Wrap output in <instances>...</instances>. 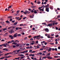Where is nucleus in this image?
Here are the masks:
<instances>
[{
	"label": "nucleus",
	"instance_id": "obj_1",
	"mask_svg": "<svg viewBox=\"0 0 60 60\" xmlns=\"http://www.w3.org/2000/svg\"><path fill=\"white\" fill-rule=\"evenodd\" d=\"M17 51V50H15L13 52H11V54H12L13 55H16V54H18V52H16Z\"/></svg>",
	"mask_w": 60,
	"mask_h": 60
},
{
	"label": "nucleus",
	"instance_id": "obj_2",
	"mask_svg": "<svg viewBox=\"0 0 60 60\" xmlns=\"http://www.w3.org/2000/svg\"><path fill=\"white\" fill-rule=\"evenodd\" d=\"M38 12H39V11L38 10H34V13L35 14H36V13H38Z\"/></svg>",
	"mask_w": 60,
	"mask_h": 60
},
{
	"label": "nucleus",
	"instance_id": "obj_3",
	"mask_svg": "<svg viewBox=\"0 0 60 60\" xmlns=\"http://www.w3.org/2000/svg\"><path fill=\"white\" fill-rule=\"evenodd\" d=\"M39 38V35L35 36L33 37L34 38H37V39L38 40H39L40 39V38Z\"/></svg>",
	"mask_w": 60,
	"mask_h": 60
},
{
	"label": "nucleus",
	"instance_id": "obj_4",
	"mask_svg": "<svg viewBox=\"0 0 60 60\" xmlns=\"http://www.w3.org/2000/svg\"><path fill=\"white\" fill-rule=\"evenodd\" d=\"M45 11L47 12H49V7H47V8H46Z\"/></svg>",
	"mask_w": 60,
	"mask_h": 60
},
{
	"label": "nucleus",
	"instance_id": "obj_5",
	"mask_svg": "<svg viewBox=\"0 0 60 60\" xmlns=\"http://www.w3.org/2000/svg\"><path fill=\"white\" fill-rule=\"evenodd\" d=\"M52 25V23L51 24H49L48 25H46V26H49V27H50V26H51Z\"/></svg>",
	"mask_w": 60,
	"mask_h": 60
},
{
	"label": "nucleus",
	"instance_id": "obj_6",
	"mask_svg": "<svg viewBox=\"0 0 60 60\" xmlns=\"http://www.w3.org/2000/svg\"><path fill=\"white\" fill-rule=\"evenodd\" d=\"M8 32H7L5 34H4L3 36L4 37L7 36V35H8Z\"/></svg>",
	"mask_w": 60,
	"mask_h": 60
},
{
	"label": "nucleus",
	"instance_id": "obj_7",
	"mask_svg": "<svg viewBox=\"0 0 60 60\" xmlns=\"http://www.w3.org/2000/svg\"><path fill=\"white\" fill-rule=\"evenodd\" d=\"M45 31L46 32H49V30L48 28H46L45 30Z\"/></svg>",
	"mask_w": 60,
	"mask_h": 60
},
{
	"label": "nucleus",
	"instance_id": "obj_8",
	"mask_svg": "<svg viewBox=\"0 0 60 60\" xmlns=\"http://www.w3.org/2000/svg\"><path fill=\"white\" fill-rule=\"evenodd\" d=\"M3 46H4V47H7V43L4 44H3Z\"/></svg>",
	"mask_w": 60,
	"mask_h": 60
},
{
	"label": "nucleus",
	"instance_id": "obj_9",
	"mask_svg": "<svg viewBox=\"0 0 60 60\" xmlns=\"http://www.w3.org/2000/svg\"><path fill=\"white\" fill-rule=\"evenodd\" d=\"M22 28V27H17L16 28V30H19L18 29H21Z\"/></svg>",
	"mask_w": 60,
	"mask_h": 60
},
{
	"label": "nucleus",
	"instance_id": "obj_10",
	"mask_svg": "<svg viewBox=\"0 0 60 60\" xmlns=\"http://www.w3.org/2000/svg\"><path fill=\"white\" fill-rule=\"evenodd\" d=\"M50 52L49 53H48V54H47L46 55V56H48V57L50 56Z\"/></svg>",
	"mask_w": 60,
	"mask_h": 60
},
{
	"label": "nucleus",
	"instance_id": "obj_11",
	"mask_svg": "<svg viewBox=\"0 0 60 60\" xmlns=\"http://www.w3.org/2000/svg\"><path fill=\"white\" fill-rule=\"evenodd\" d=\"M34 15H30V18H34Z\"/></svg>",
	"mask_w": 60,
	"mask_h": 60
},
{
	"label": "nucleus",
	"instance_id": "obj_12",
	"mask_svg": "<svg viewBox=\"0 0 60 60\" xmlns=\"http://www.w3.org/2000/svg\"><path fill=\"white\" fill-rule=\"evenodd\" d=\"M3 49V50H5L6 51H8L9 50H8L7 49Z\"/></svg>",
	"mask_w": 60,
	"mask_h": 60
},
{
	"label": "nucleus",
	"instance_id": "obj_13",
	"mask_svg": "<svg viewBox=\"0 0 60 60\" xmlns=\"http://www.w3.org/2000/svg\"><path fill=\"white\" fill-rule=\"evenodd\" d=\"M52 50V48H49V49L48 51V52H49L50 51H51V50Z\"/></svg>",
	"mask_w": 60,
	"mask_h": 60
},
{
	"label": "nucleus",
	"instance_id": "obj_14",
	"mask_svg": "<svg viewBox=\"0 0 60 60\" xmlns=\"http://www.w3.org/2000/svg\"><path fill=\"white\" fill-rule=\"evenodd\" d=\"M17 33L15 34H14V37H17Z\"/></svg>",
	"mask_w": 60,
	"mask_h": 60
},
{
	"label": "nucleus",
	"instance_id": "obj_15",
	"mask_svg": "<svg viewBox=\"0 0 60 60\" xmlns=\"http://www.w3.org/2000/svg\"><path fill=\"white\" fill-rule=\"evenodd\" d=\"M25 11L26 12V14L28 13V14H29V13H30V12H29L28 11H27V10H26Z\"/></svg>",
	"mask_w": 60,
	"mask_h": 60
},
{
	"label": "nucleus",
	"instance_id": "obj_16",
	"mask_svg": "<svg viewBox=\"0 0 60 60\" xmlns=\"http://www.w3.org/2000/svg\"><path fill=\"white\" fill-rule=\"evenodd\" d=\"M38 37H39L40 38H43V37L41 36V35H38Z\"/></svg>",
	"mask_w": 60,
	"mask_h": 60
},
{
	"label": "nucleus",
	"instance_id": "obj_17",
	"mask_svg": "<svg viewBox=\"0 0 60 60\" xmlns=\"http://www.w3.org/2000/svg\"><path fill=\"white\" fill-rule=\"evenodd\" d=\"M47 58H48V59H52V57H47Z\"/></svg>",
	"mask_w": 60,
	"mask_h": 60
},
{
	"label": "nucleus",
	"instance_id": "obj_18",
	"mask_svg": "<svg viewBox=\"0 0 60 60\" xmlns=\"http://www.w3.org/2000/svg\"><path fill=\"white\" fill-rule=\"evenodd\" d=\"M19 14H14V15L15 16H19Z\"/></svg>",
	"mask_w": 60,
	"mask_h": 60
},
{
	"label": "nucleus",
	"instance_id": "obj_19",
	"mask_svg": "<svg viewBox=\"0 0 60 60\" xmlns=\"http://www.w3.org/2000/svg\"><path fill=\"white\" fill-rule=\"evenodd\" d=\"M9 33H10V34H12V33H13V31H9Z\"/></svg>",
	"mask_w": 60,
	"mask_h": 60
},
{
	"label": "nucleus",
	"instance_id": "obj_20",
	"mask_svg": "<svg viewBox=\"0 0 60 60\" xmlns=\"http://www.w3.org/2000/svg\"><path fill=\"white\" fill-rule=\"evenodd\" d=\"M37 4H41V2L40 1H38Z\"/></svg>",
	"mask_w": 60,
	"mask_h": 60
},
{
	"label": "nucleus",
	"instance_id": "obj_21",
	"mask_svg": "<svg viewBox=\"0 0 60 60\" xmlns=\"http://www.w3.org/2000/svg\"><path fill=\"white\" fill-rule=\"evenodd\" d=\"M7 28H5L3 29V31H5V30H7Z\"/></svg>",
	"mask_w": 60,
	"mask_h": 60
},
{
	"label": "nucleus",
	"instance_id": "obj_22",
	"mask_svg": "<svg viewBox=\"0 0 60 60\" xmlns=\"http://www.w3.org/2000/svg\"><path fill=\"white\" fill-rule=\"evenodd\" d=\"M39 11H44V10H43V9H40Z\"/></svg>",
	"mask_w": 60,
	"mask_h": 60
},
{
	"label": "nucleus",
	"instance_id": "obj_23",
	"mask_svg": "<svg viewBox=\"0 0 60 60\" xmlns=\"http://www.w3.org/2000/svg\"><path fill=\"white\" fill-rule=\"evenodd\" d=\"M0 23L1 24H4V22H0Z\"/></svg>",
	"mask_w": 60,
	"mask_h": 60
},
{
	"label": "nucleus",
	"instance_id": "obj_24",
	"mask_svg": "<svg viewBox=\"0 0 60 60\" xmlns=\"http://www.w3.org/2000/svg\"><path fill=\"white\" fill-rule=\"evenodd\" d=\"M37 51H33L32 52V53H35V52H36Z\"/></svg>",
	"mask_w": 60,
	"mask_h": 60
},
{
	"label": "nucleus",
	"instance_id": "obj_25",
	"mask_svg": "<svg viewBox=\"0 0 60 60\" xmlns=\"http://www.w3.org/2000/svg\"><path fill=\"white\" fill-rule=\"evenodd\" d=\"M55 58H57V57H60V56H54Z\"/></svg>",
	"mask_w": 60,
	"mask_h": 60
},
{
	"label": "nucleus",
	"instance_id": "obj_26",
	"mask_svg": "<svg viewBox=\"0 0 60 60\" xmlns=\"http://www.w3.org/2000/svg\"><path fill=\"white\" fill-rule=\"evenodd\" d=\"M5 22H6V23H10V22L8 21H6Z\"/></svg>",
	"mask_w": 60,
	"mask_h": 60
},
{
	"label": "nucleus",
	"instance_id": "obj_27",
	"mask_svg": "<svg viewBox=\"0 0 60 60\" xmlns=\"http://www.w3.org/2000/svg\"><path fill=\"white\" fill-rule=\"evenodd\" d=\"M11 8V6H9L8 7V10H9V8Z\"/></svg>",
	"mask_w": 60,
	"mask_h": 60
},
{
	"label": "nucleus",
	"instance_id": "obj_28",
	"mask_svg": "<svg viewBox=\"0 0 60 60\" xmlns=\"http://www.w3.org/2000/svg\"><path fill=\"white\" fill-rule=\"evenodd\" d=\"M17 35L18 36H21V34H17Z\"/></svg>",
	"mask_w": 60,
	"mask_h": 60
},
{
	"label": "nucleus",
	"instance_id": "obj_29",
	"mask_svg": "<svg viewBox=\"0 0 60 60\" xmlns=\"http://www.w3.org/2000/svg\"><path fill=\"white\" fill-rule=\"evenodd\" d=\"M24 51V53H27V52H28V51L27 50H26Z\"/></svg>",
	"mask_w": 60,
	"mask_h": 60
},
{
	"label": "nucleus",
	"instance_id": "obj_30",
	"mask_svg": "<svg viewBox=\"0 0 60 60\" xmlns=\"http://www.w3.org/2000/svg\"><path fill=\"white\" fill-rule=\"evenodd\" d=\"M13 44H14V45H16V44H17V43H16L15 42H14L13 43H12Z\"/></svg>",
	"mask_w": 60,
	"mask_h": 60
},
{
	"label": "nucleus",
	"instance_id": "obj_31",
	"mask_svg": "<svg viewBox=\"0 0 60 60\" xmlns=\"http://www.w3.org/2000/svg\"><path fill=\"white\" fill-rule=\"evenodd\" d=\"M49 8L50 9H53V7H52L51 6L49 7Z\"/></svg>",
	"mask_w": 60,
	"mask_h": 60
},
{
	"label": "nucleus",
	"instance_id": "obj_32",
	"mask_svg": "<svg viewBox=\"0 0 60 60\" xmlns=\"http://www.w3.org/2000/svg\"><path fill=\"white\" fill-rule=\"evenodd\" d=\"M20 11L19 10H18L17 11L16 13L17 14L19 13V12Z\"/></svg>",
	"mask_w": 60,
	"mask_h": 60
},
{
	"label": "nucleus",
	"instance_id": "obj_33",
	"mask_svg": "<svg viewBox=\"0 0 60 60\" xmlns=\"http://www.w3.org/2000/svg\"><path fill=\"white\" fill-rule=\"evenodd\" d=\"M23 26V24H21L19 25V26Z\"/></svg>",
	"mask_w": 60,
	"mask_h": 60
},
{
	"label": "nucleus",
	"instance_id": "obj_34",
	"mask_svg": "<svg viewBox=\"0 0 60 60\" xmlns=\"http://www.w3.org/2000/svg\"><path fill=\"white\" fill-rule=\"evenodd\" d=\"M34 9H33V10H32V11H31V12H34Z\"/></svg>",
	"mask_w": 60,
	"mask_h": 60
},
{
	"label": "nucleus",
	"instance_id": "obj_35",
	"mask_svg": "<svg viewBox=\"0 0 60 60\" xmlns=\"http://www.w3.org/2000/svg\"><path fill=\"white\" fill-rule=\"evenodd\" d=\"M4 57H1L0 58V60L3 59H4Z\"/></svg>",
	"mask_w": 60,
	"mask_h": 60
},
{
	"label": "nucleus",
	"instance_id": "obj_36",
	"mask_svg": "<svg viewBox=\"0 0 60 60\" xmlns=\"http://www.w3.org/2000/svg\"><path fill=\"white\" fill-rule=\"evenodd\" d=\"M2 26L4 27V26H6V25H5V24H3L2 25Z\"/></svg>",
	"mask_w": 60,
	"mask_h": 60
},
{
	"label": "nucleus",
	"instance_id": "obj_37",
	"mask_svg": "<svg viewBox=\"0 0 60 60\" xmlns=\"http://www.w3.org/2000/svg\"><path fill=\"white\" fill-rule=\"evenodd\" d=\"M17 23H17V22H16L15 23H14V25H17Z\"/></svg>",
	"mask_w": 60,
	"mask_h": 60
},
{
	"label": "nucleus",
	"instance_id": "obj_38",
	"mask_svg": "<svg viewBox=\"0 0 60 60\" xmlns=\"http://www.w3.org/2000/svg\"><path fill=\"white\" fill-rule=\"evenodd\" d=\"M50 44H51V45H54V43H50Z\"/></svg>",
	"mask_w": 60,
	"mask_h": 60
},
{
	"label": "nucleus",
	"instance_id": "obj_39",
	"mask_svg": "<svg viewBox=\"0 0 60 60\" xmlns=\"http://www.w3.org/2000/svg\"><path fill=\"white\" fill-rule=\"evenodd\" d=\"M8 43L9 44V43H11V41H9L8 42Z\"/></svg>",
	"mask_w": 60,
	"mask_h": 60
},
{
	"label": "nucleus",
	"instance_id": "obj_40",
	"mask_svg": "<svg viewBox=\"0 0 60 60\" xmlns=\"http://www.w3.org/2000/svg\"><path fill=\"white\" fill-rule=\"evenodd\" d=\"M19 56H24V55L23 54H21L19 55Z\"/></svg>",
	"mask_w": 60,
	"mask_h": 60
},
{
	"label": "nucleus",
	"instance_id": "obj_41",
	"mask_svg": "<svg viewBox=\"0 0 60 60\" xmlns=\"http://www.w3.org/2000/svg\"><path fill=\"white\" fill-rule=\"evenodd\" d=\"M28 38H30V37H31V38H32V36L31 35H30L28 37Z\"/></svg>",
	"mask_w": 60,
	"mask_h": 60
},
{
	"label": "nucleus",
	"instance_id": "obj_42",
	"mask_svg": "<svg viewBox=\"0 0 60 60\" xmlns=\"http://www.w3.org/2000/svg\"><path fill=\"white\" fill-rule=\"evenodd\" d=\"M51 35L52 36H53L54 35V34H52Z\"/></svg>",
	"mask_w": 60,
	"mask_h": 60
},
{
	"label": "nucleus",
	"instance_id": "obj_43",
	"mask_svg": "<svg viewBox=\"0 0 60 60\" xmlns=\"http://www.w3.org/2000/svg\"><path fill=\"white\" fill-rule=\"evenodd\" d=\"M9 54H11V53L9 52L7 53V55H9Z\"/></svg>",
	"mask_w": 60,
	"mask_h": 60
},
{
	"label": "nucleus",
	"instance_id": "obj_44",
	"mask_svg": "<svg viewBox=\"0 0 60 60\" xmlns=\"http://www.w3.org/2000/svg\"><path fill=\"white\" fill-rule=\"evenodd\" d=\"M8 18H12V16H8Z\"/></svg>",
	"mask_w": 60,
	"mask_h": 60
},
{
	"label": "nucleus",
	"instance_id": "obj_45",
	"mask_svg": "<svg viewBox=\"0 0 60 60\" xmlns=\"http://www.w3.org/2000/svg\"><path fill=\"white\" fill-rule=\"evenodd\" d=\"M26 45L27 46H29V44H28V43L26 44Z\"/></svg>",
	"mask_w": 60,
	"mask_h": 60
},
{
	"label": "nucleus",
	"instance_id": "obj_46",
	"mask_svg": "<svg viewBox=\"0 0 60 60\" xmlns=\"http://www.w3.org/2000/svg\"><path fill=\"white\" fill-rule=\"evenodd\" d=\"M20 50V49L18 50L17 51V53H18V52H19V51Z\"/></svg>",
	"mask_w": 60,
	"mask_h": 60
},
{
	"label": "nucleus",
	"instance_id": "obj_47",
	"mask_svg": "<svg viewBox=\"0 0 60 60\" xmlns=\"http://www.w3.org/2000/svg\"><path fill=\"white\" fill-rule=\"evenodd\" d=\"M24 58V57L23 56H22L20 57V59H23V58Z\"/></svg>",
	"mask_w": 60,
	"mask_h": 60
},
{
	"label": "nucleus",
	"instance_id": "obj_48",
	"mask_svg": "<svg viewBox=\"0 0 60 60\" xmlns=\"http://www.w3.org/2000/svg\"><path fill=\"white\" fill-rule=\"evenodd\" d=\"M30 48V47H29V46H28L26 47V48L27 49H29Z\"/></svg>",
	"mask_w": 60,
	"mask_h": 60
},
{
	"label": "nucleus",
	"instance_id": "obj_49",
	"mask_svg": "<svg viewBox=\"0 0 60 60\" xmlns=\"http://www.w3.org/2000/svg\"><path fill=\"white\" fill-rule=\"evenodd\" d=\"M26 39H27V37H25V38H24V39L25 40H26Z\"/></svg>",
	"mask_w": 60,
	"mask_h": 60
},
{
	"label": "nucleus",
	"instance_id": "obj_50",
	"mask_svg": "<svg viewBox=\"0 0 60 60\" xmlns=\"http://www.w3.org/2000/svg\"><path fill=\"white\" fill-rule=\"evenodd\" d=\"M42 24H43V25H46V23H42Z\"/></svg>",
	"mask_w": 60,
	"mask_h": 60
},
{
	"label": "nucleus",
	"instance_id": "obj_51",
	"mask_svg": "<svg viewBox=\"0 0 60 60\" xmlns=\"http://www.w3.org/2000/svg\"><path fill=\"white\" fill-rule=\"evenodd\" d=\"M11 39H13V37L12 36L11 37Z\"/></svg>",
	"mask_w": 60,
	"mask_h": 60
},
{
	"label": "nucleus",
	"instance_id": "obj_52",
	"mask_svg": "<svg viewBox=\"0 0 60 60\" xmlns=\"http://www.w3.org/2000/svg\"><path fill=\"white\" fill-rule=\"evenodd\" d=\"M43 50V49L42 48H41L40 49V50Z\"/></svg>",
	"mask_w": 60,
	"mask_h": 60
},
{
	"label": "nucleus",
	"instance_id": "obj_53",
	"mask_svg": "<svg viewBox=\"0 0 60 60\" xmlns=\"http://www.w3.org/2000/svg\"><path fill=\"white\" fill-rule=\"evenodd\" d=\"M11 43L12 42H14V41L13 40H12L11 41Z\"/></svg>",
	"mask_w": 60,
	"mask_h": 60
},
{
	"label": "nucleus",
	"instance_id": "obj_54",
	"mask_svg": "<svg viewBox=\"0 0 60 60\" xmlns=\"http://www.w3.org/2000/svg\"><path fill=\"white\" fill-rule=\"evenodd\" d=\"M34 39L33 38H31L30 39V41H33V40Z\"/></svg>",
	"mask_w": 60,
	"mask_h": 60
},
{
	"label": "nucleus",
	"instance_id": "obj_55",
	"mask_svg": "<svg viewBox=\"0 0 60 60\" xmlns=\"http://www.w3.org/2000/svg\"><path fill=\"white\" fill-rule=\"evenodd\" d=\"M19 45H20L19 44H17L16 45V46H17V47H18V46H19Z\"/></svg>",
	"mask_w": 60,
	"mask_h": 60
},
{
	"label": "nucleus",
	"instance_id": "obj_56",
	"mask_svg": "<svg viewBox=\"0 0 60 60\" xmlns=\"http://www.w3.org/2000/svg\"><path fill=\"white\" fill-rule=\"evenodd\" d=\"M32 46H30V49H32Z\"/></svg>",
	"mask_w": 60,
	"mask_h": 60
},
{
	"label": "nucleus",
	"instance_id": "obj_57",
	"mask_svg": "<svg viewBox=\"0 0 60 60\" xmlns=\"http://www.w3.org/2000/svg\"><path fill=\"white\" fill-rule=\"evenodd\" d=\"M55 25H56L57 24H58V23L56 22H55Z\"/></svg>",
	"mask_w": 60,
	"mask_h": 60
},
{
	"label": "nucleus",
	"instance_id": "obj_58",
	"mask_svg": "<svg viewBox=\"0 0 60 60\" xmlns=\"http://www.w3.org/2000/svg\"><path fill=\"white\" fill-rule=\"evenodd\" d=\"M5 41L4 40L2 39L1 40V41Z\"/></svg>",
	"mask_w": 60,
	"mask_h": 60
},
{
	"label": "nucleus",
	"instance_id": "obj_59",
	"mask_svg": "<svg viewBox=\"0 0 60 60\" xmlns=\"http://www.w3.org/2000/svg\"><path fill=\"white\" fill-rule=\"evenodd\" d=\"M41 8H42V7H39L38 8V9L39 10H40V9H41Z\"/></svg>",
	"mask_w": 60,
	"mask_h": 60
},
{
	"label": "nucleus",
	"instance_id": "obj_60",
	"mask_svg": "<svg viewBox=\"0 0 60 60\" xmlns=\"http://www.w3.org/2000/svg\"><path fill=\"white\" fill-rule=\"evenodd\" d=\"M54 50H55V51H57V48H55V49H54Z\"/></svg>",
	"mask_w": 60,
	"mask_h": 60
},
{
	"label": "nucleus",
	"instance_id": "obj_61",
	"mask_svg": "<svg viewBox=\"0 0 60 60\" xmlns=\"http://www.w3.org/2000/svg\"><path fill=\"white\" fill-rule=\"evenodd\" d=\"M58 49H60V46H59L58 47Z\"/></svg>",
	"mask_w": 60,
	"mask_h": 60
},
{
	"label": "nucleus",
	"instance_id": "obj_62",
	"mask_svg": "<svg viewBox=\"0 0 60 60\" xmlns=\"http://www.w3.org/2000/svg\"><path fill=\"white\" fill-rule=\"evenodd\" d=\"M36 48H40V47H39V46L38 45L37 46Z\"/></svg>",
	"mask_w": 60,
	"mask_h": 60
},
{
	"label": "nucleus",
	"instance_id": "obj_63",
	"mask_svg": "<svg viewBox=\"0 0 60 60\" xmlns=\"http://www.w3.org/2000/svg\"><path fill=\"white\" fill-rule=\"evenodd\" d=\"M13 47L14 48H15V47H16V46L15 45H13Z\"/></svg>",
	"mask_w": 60,
	"mask_h": 60
},
{
	"label": "nucleus",
	"instance_id": "obj_64",
	"mask_svg": "<svg viewBox=\"0 0 60 60\" xmlns=\"http://www.w3.org/2000/svg\"><path fill=\"white\" fill-rule=\"evenodd\" d=\"M3 44H2L1 45H0V47H2L3 46Z\"/></svg>",
	"mask_w": 60,
	"mask_h": 60
}]
</instances>
